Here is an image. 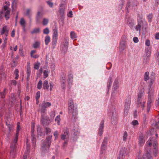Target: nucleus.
Listing matches in <instances>:
<instances>
[{
    "label": "nucleus",
    "instance_id": "nucleus-1",
    "mask_svg": "<svg viewBox=\"0 0 159 159\" xmlns=\"http://www.w3.org/2000/svg\"><path fill=\"white\" fill-rule=\"evenodd\" d=\"M157 142L156 141H152L151 140L150 141H147L146 143V147L145 150L146 153L143 155L144 159H153V158L150 153V147L152 145L153 148V152L154 156L156 157L158 153L157 150Z\"/></svg>",
    "mask_w": 159,
    "mask_h": 159
},
{
    "label": "nucleus",
    "instance_id": "nucleus-2",
    "mask_svg": "<svg viewBox=\"0 0 159 159\" xmlns=\"http://www.w3.org/2000/svg\"><path fill=\"white\" fill-rule=\"evenodd\" d=\"M68 105V111L69 117L73 122H75L77 119V111L76 108L74 109L73 101L71 99H69Z\"/></svg>",
    "mask_w": 159,
    "mask_h": 159
},
{
    "label": "nucleus",
    "instance_id": "nucleus-3",
    "mask_svg": "<svg viewBox=\"0 0 159 159\" xmlns=\"http://www.w3.org/2000/svg\"><path fill=\"white\" fill-rule=\"evenodd\" d=\"M52 138V135L48 136L46 137L45 141L43 142L41 147V151L42 153H45L48 152L51 143Z\"/></svg>",
    "mask_w": 159,
    "mask_h": 159
},
{
    "label": "nucleus",
    "instance_id": "nucleus-4",
    "mask_svg": "<svg viewBox=\"0 0 159 159\" xmlns=\"http://www.w3.org/2000/svg\"><path fill=\"white\" fill-rule=\"evenodd\" d=\"M54 118V116L50 119L47 116L44 115V114L42 113L41 115V123L44 126H46L48 125L51 122L52 120Z\"/></svg>",
    "mask_w": 159,
    "mask_h": 159
},
{
    "label": "nucleus",
    "instance_id": "nucleus-5",
    "mask_svg": "<svg viewBox=\"0 0 159 159\" xmlns=\"http://www.w3.org/2000/svg\"><path fill=\"white\" fill-rule=\"evenodd\" d=\"M19 123H18L17 129V130L16 131V136L14 140L12 142L11 145L10 146V148L11 149V150L10 153L11 155V154L12 153H13V152L12 151V150L13 151H14V150L15 149L16 146V144L18 140V134H19V128H20V126L18 125Z\"/></svg>",
    "mask_w": 159,
    "mask_h": 159
},
{
    "label": "nucleus",
    "instance_id": "nucleus-6",
    "mask_svg": "<svg viewBox=\"0 0 159 159\" xmlns=\"http://www.w3.org/2000/svg\"><path fill=\"white\" fill-rule=\"evenodd\" d=\"M129 150L125 147H122L120 151L119 157L117 159H124L128 156Z\"/></svg>",
    "mask_w": 159,
    "mask_h": 159
},
{
    "label": "nucleus",
    "instance_id": "nucleus-7",
    "mask_svg": "<svg viewBox=\"0 0 159 159\" xmlns=\"http://www.w3.org/2000/svg\"><path fill=\"white\" fill-rule=\"evenodd\" d=\"M41 107V111L42 113L44 114L46 109L51 105V103L48 102L43 101L42 103L40 105Z\"/></svg>",
    "mask_w": 159,
    "mask_h": 159
},
{
    "label": "nucleus",
    "instance_id": "nucleus-8",
    "mask_svg": "<svg viewBox=\"0 0 159 159\" xmlns=\"http://www.w3.org/2000/svg\"><path fill=\"white\" fill-rule=\"evenodd\" d=\"M131 97L128 96L126 98L125 106V113H127L128 111L130 108V105L131 103Z\"/></svg>",
    "mask_w": 159,
    "mask_h": 159
},
{
    "label": "nucleus",
    "instance_id": "nucleus-9",
    "mask_svg": "<svg viewBox=\"0 0 159 159\" xmlns=\"http://www.w3.org/2000/svg\"><path fill=\"white\" fill-rule=\"evenodd\" d=\"M153 96L152 94L149 93L148 96V98L147 102V112H149L151 107V103L153 101Z\"/></svg>",
    "mask_w": 159,
    "mask_h": 159
},
{
    "label": "nucleus",
    "instance_id": "nucleus-10",
    "mask_svg": "<svg viewBox=\"0 0 159 159\" xmlns=\"http://www.w3.org/2000/svg\"><path fill=\"white\" fill-rule=\"evenodd\" d=\"M44 13L42 10L40 11H38L36 17V21L37 24H39L40 23L41 19Z\"/></svg>",
    "mask_w": 159,
    "mask_h": 159
},
{
    "label": "nucleus",
    "instance_id": "nucleus-11",
    "mask_svg": "<svg viewBox=\"0 0 159 159\" xmlns=\"http://www.w3.org/2000/svg\"><path fill=\"white\" fill-rule=\"evenodd\" d=\"M69 129L66 128L63 131V133L61 134V138L62 140H68L69 139Z\"/></svg>",
    "mask_w": 159,
    "mask_h": 159
},
{
    "label": "nucleus",
    "instance_id": "nucleus-12",
    "mask_svg": "<svg viewBox=\"0 0 159 159\" xmlns=\"http://www.w3.org/2000/svg\"><path fill=\"white\" fill-rule=\"evenodd\" d=\"M9 31V28L7 26H4L2 28V30L1 31V34H5L6 37H7Z\"/></svg>",
    "mask_w": 159,
    "mask_h": 159
},
{
    "label": "nucleus",
    "instance_id": "nucleus-13",
    "mask_svg": "<svg viewBox=\"0 0 159 159\" xmlns=\"http://www.w3.org/2000/svg\"><path fill=\"white\" fill-rule=\"evenodd\" d=\"M104 127V121L103 120L100 123L99 128V129L98 134L100 136H101L102 134Z\"/></svg>",
    "mask_w": 159,
    "mask_h": 159
},
{
    "label": "nucleus",
    "instance_id": "nucleus-14",
    "mask_svg": "<svg viewBox=\"0 0 159 159\" xmlns=\"http://www.w3.org/2000/svg\"><path fill=\"white\" fill-rule=\"evenodd\" d=\"M68 42L67 40L64 39V42H63V47L62 48V50L63 51H66L68 47Z\"/></svg>",
    "mask_w": 159,
    "mask_h": 159
},
{
    "label": "nucleus",
    "instance_id": "nucleus-15",
    "mask_svg": "<svg viewBox=\"0 0 159 159\" xmlns=\"http://www.w3.org/2000/svg\"><path fill=\"white\" fill-rule=\"evenodd\" d=\"M138 25L136 26L135 29L137 30L140 31L141 28L143 26V24L142 20L138 21Z\"/></svg>",
    "mask_w": 159,
    "mask_h": 159
},
{
    "label": "nucleus",
    "instance_id": "nucleus-16",
    "mask_svg": "<svg viewBox=\"0 0 159 159\" xmlns=\"http://www.w3.org/2000/svg\"><path fill=\"white\" fill-rule=\"evenodd\" d=\"M144 137L143 135H141L139 137V142L141 146L142 145L145 143Z\"/></svg>",
    "mask_w": 159,
    "mask_h": 159
},
{
    "label": "nucleus",
    "instance_id": "nucleus-17",
    "mask_svg": "<svg viewBox=\"0 0 159 159\" xmlns=\"http://www.w3.org/2000/svg\"><path fill=\"white\" fill-rule=\"evenodd\" d=\"M58 29L57 27L55 26L53 29V38L57 39L58 36Z\"/></svg>",
    "mask_w": 159,
    "mask_h": 159
},
{
    "label": "nucleus",
    "instance_id": "nucleus-18",
    "mask_svg": "<svg viewBox=\"0 0 159 159\" xmlns=\"http://www.w3.org/2000/svg\"><path fill=\"white\" fill-rule=\"evenodd\" d=\"M126 43L124 40H122L120 42V49L121 51H123L124 49Z\"/></svg>",
    "mask_w": 159,
    "mask_h": 159
},
{
    "label": "nucleus",
    "instance_id": "nucleus-19",
    "mask_svg": "<svg viewBox=\"0 0 159 159\" xmlns=\"http://www.w3.org/2000/svg\"><path fill=\"white\" fill-rule=\"evenodd\" d=\"M130 2H128V3L127 4V8H128V7H129V6H130ZM131 4L132 7H135L137 5L138 3L137 2L136 0H134L132 2Z\"/></svg>",
    "mask_w": 159,
    "mask_h": 159
},
{
    "label": "nucleus",
    "instance_id": "nucleus-20",
    "mask_svg": "<svg viewBox=\"0 0 159 159\" xmlns=\"http://www.w3.org/2000/svg\"><path fill=\"white\" fill-rule=\"evenodd\" d=\"M49 86L48 81L47 80H45L43 82V88L44 89H48Z\"/></svg>",
    "mask_w": 159,
    "mask_h": 159
},
{
    "label": "nucleus",
    "instance_id": "nucleus-21",
    "mask_svg": "<svg viewBox=\"0 0 159 159\" xmlns=\"http://www.w3.org/2000/svg\"><path fill=\"white\" fill-rule=\"evenodd\" d=\"M118 82L116 80L114 82L113 86V89L114 90H116L119 88V86L118 85Z\"/></svg>",
    "mask_w": 159,
    "mask_h": 159
},
{
    "label": "nucleus",
    "instance_id": "nucleus-22",
    "mask_svg": "<svg viewBox=\"0 0 159 159\" xmlns=\"http://www.w3.org/2000/svg\"><path fill=\"white\" fill-rule=\"evenodd\" d=\"M20 25L24 29H25L26 25V22L25 21L23 18H21V19L20 21Z\"/></svg>",
    "mask_w": 159,
    "mask_h": 159
},
{
    "label": "nucleus",
    "instance_id": "nucleus-23",
    "mask_svg": "<svg viewBox=\"0 0 159 159\" xmlns=\"http://www.w3.org/2000/svg\"><path fill=\"white\" fill-rule=\"evenodd\" d=\"M10 10H7L5 12V17L7 20H8L10 17Z\"/></svg>",
    "mask_w": 159,
    "mask_h": 159
},
{
    "label": "nucleus",
    "instance_id": "nucleus-24",
    "mask_svg": "<svg viewBox=\"0 0 159 159\" xmlns=\"http://www.w3.org/2000/svg\"><path fill=\"white\" fill-rule=\"evenodd\" d=\"M65 8L61 6L60 8L59 11L61 16H62L64 15Z\"/></svg>",
    "mask_w": 159,
    "mask_h": 159
},
{
    "label": "nucleus",
    "instance_id": "nucleus-25",
    "mask_svg": "<svg viewBox=\"0 0 159 159\" xmlns=\"http://www.w3.org/2000/svg\"><path fill=\"white\" fill-rule=\"evenodd\" d=\"M112 83V78L111 77H110L109 81H108L107 86V89L109 90L110 87L111 86Z\"/></svg>",
    "mask_w": 159,
    "mask_h": 159
},
{
    "label": "nucleus",
    "instance_id": "nucleus-26",
    "mask_svg": "<svg viewBox=\"0 0 159 159\" xmlns=\"http://www.w3.org/2000/svg\"><path fill=\"white\" fill-rule=\"evenodd\" d=\"M50 41V37L48 35H47L45 37V42L46 45H48Z\"/></svg>",
    "mask_w": 159,
    "mask_h": 159
},
{
    "label": "nucleus",
    "instance_id": "nucleus-27",
    "mask_svg": "<svg viewBox=\"0 0 159 159\" xmlns=\"http://www.w3.org/2000/svg\"><path fill=\"white\" fill-rule=\"evenodd\" d=\"M40 46V43L38 41H36L33 45V47L34 48H38Z\"/></svg>",
    "mask_w": 159,
    "mask_h": 159
},
{
    "label": "nucleus",
    "instance_id": "nucleus-28",
    "mask_svg": "<svg viewBox=\"0 0 159 159\" xmlns=\"http://www.w3.org/2000/svg\"><path fill=\"white\" fill-rule=\"evenodd\" d=\"M145 52L146 53V56L147 57H149L150 56L151 53V50L148 48H147L145 49Z\"/></svg>",
    "mask_w": 159,
    "mask_h": 159
},
{
    "label": "nucleus",
    "instance_id": "nucleus-29",
    "mask_svg": "<svg viewBox=\"0 0 159 159\" xmlns=\"http://www.w3.org/2000/svg\"><path fill=\"white\" fill-rule=\"evenodd\" d=\"M31 9H27L26 10L25 15L28 16L29 18L31 16Z\"/></svg>",
    "mask_w": 159,
    "mask_h": 159
},
{
    "label": "nucleus",
    "instance_id": "nucleus-30",
    "mask_svg": "<svg viewBox=\"0 0 159 159\" xmlns=\"http://www.w3.org/2000/svg\"><path fill=\"white\" fill-rule=\"evenodd\" d=\"M40 32L39 29V28L34 29L31 32L32 34H37L39 33Z\"/></svg>",
    "mask_w": 159,
    "mask_h": 159
},
{
    "label": "nucleus",
    "instance_id": "nucleus-31",
    "mask_svg": "<svg viewBox=\"0 0 159 159\" xmlns=\"http://www.w3.org/2000/svg\"><path fill=\"white\" fill-rule=\"evenodd\" d=\"M71 38L72 39H75L77 38L76 34L73 31H71L70 34Z\"/></svg>",
    "mask_w": 159,
    "mask_h": 159
},
{
    "label": "nucleus",
    "instance_id": "nucleus-32",
    "mask_svg": "<svg viewBox=\"0 0 159 159\" xmlns=\"http://www.w3.org/2000/svg\"><path fill=\"white\" fill-rule=\"evenodd\" d=\"M45 133L46 134H48L50 133L51 129L49 128L46 127L44 129Z\"/></svg>",
    "mask_w": 159,
    "mask_h": 159
},
{
    "label": "nucleus",
    "instance_id": "nucleus-33",
    "mask_svg": "<svg viewBox=\"0 0 159 159\" xmlns=\"http://www.w3.org/2000/svg\"><path fill=\"white\" fill-rule=\"evenodd\" d=\"M48 21L49 20L48 19L46 18H44L42 22L43 24L44 25H47L48 24Z\"/></svg>",
    "mask_w": 159,
    "mask_h": 159
},
{
    "label": "nucleus",
    "instance_id": "nucleus-34",
    "mask_svg": "<svg viewBox=\"0 0 159 159\" xmlns=\"http://www.w3.org/2000/svg\"><path fill=\"white\" fill-rule=\"evenodd\" d=\"M149 73L148 72H146L144 75V80L146 81L149 79Z\"/></svg>",
    "mask_w": 159,
    "mask_h": 159
},
{
    "label": "nucleus",
    "instance_id": "nucleus-35",
    "mask_svg": "<svg viewBox=\"0 0 159 159\" xmlns=\"http://www.w3.org/2000/svg\"><path fill=\"white\" fill-rule=\"evenodd\" d=\"M10 84L11 86H16V81L15 80H12L10 81Z\"/></svg>",
    "mask_w": 159,
    "mask_h": 159
},
{
    "label": "nucleus",
    "instance_id": "nucleus-36",
    "mask_svg": "<svg viewBox=\"0 0 159 159\" xmlns=\"http://www.w3.org/2000/svg\"><path fill=\"white\" fill-rule=\"evenodd\" d=\"M60 116L58 115L55 118V121L57 122V124L58 125H60Z\"/></svg>",
    "mask_w": 159,
    "mask_h": 159
},
{
    "label": "nucleus",
    "instance_id": "nucleus-37",
    "mask_svg": "<svg viewBox=\"0 0 159 159\" xmlns=\"http://www.w3.org/2000/svg\"><path fill=\"white\" fill-rule=\"evenodd\" d=\"M53 135L55 137V140H57L58 138L59 135V133L58 131H55Z\"/></svg>",
    "mask_w": 159,
    "mask_h": 159
},
{
    "label": "nucleus",
    "instance_id": "nucleus-38",
    "mask_svg": "<svg viewBox=\"0 0 159 159\" xmlns=\"http://www.w3.org/2000/svg\"><path fill=\"white\" fill-rule=\"evenodd\" d=\"M49 73V72L48 70H45L43 72V77L44 78H46L48 76V74Z\"/></svg>",
    "mask_w": 159,
    "mask_h": 159
},
{
    "label": "nucleus",
    "instance_id": "nucleus-39",
    "mask_svg": "<svg viewBox=\"0 0 159 159\" xmlns=\"http://www.w3.org/2000/svg\"><path fill=\"white\" fill-rule=\"evenodd\" d=\"M128 136L127 133L126 131H125L123 134V140L124 141H125L126 140L127 137Z\"/></svg>",
    "mask_w": 159,
    "mask_h": 159
},
{
    "label": "nucleus",
    "instance_id": "nucleus-40",
    "mask_svg": "<svg viewBox=\"0 0 159 159\" xmlns=\"http://www.w3.org/2000/svg\"><path fill=\"white\" fill-rule=\"evenodd\" d=\"M42 81L41 80H39L38 83L37 85L38 89H40L42 88Z\"/></svg>",
    "mask_w": 159,
    "mask_h": 159
},
{
    "label": "nucleus",
    "instance_id": "nucleus-41",
    "mask_svg": "<svg viewBox=\"0 0 159 159\" xmlns=\"http://www.w3.org/2000/svg\"><path fill=\"white\" fill-rule=\"evenodd\" d=\"M31 138L33 143H34L35 142L36 138L34 137V135L33 134H32L31 135Z\"/></svg>",
    "mask_w": 159,
    "mask_h": 159
},
{
    "label": "nucleus",
    "instance_id": "nucleus-42",
    "mask_svg": "<svg viewBox=\"0 0 159 159\" xmlns=\"http://www.w3.org/2000/svg\"><path fill=\"white\" fill-rule=\"evenodd\" d=\"M152 14H149L147 16L148 21L151 22L152 18Z\"/></svg>",
    "mask_w": 159,
    "mask_h": 159
},
{
    "label": "nucleus",
    "instance_id": "nucleus-43",
    "mask_svg": "<svg viewBox=\"0 0 159 159\" xmlns=\"http://www.w3.org/2000/svg\"><path fill=\"white\" fill-rule=\"evenodd\" d=\"M57 43V38H54L52 42V45L53 46V48H54L55 47L56 44Z\"/></svg>",
    "mask_w": 159,
    "mask_h": 159
},
{
    "label": "nucleus",
    "instance_id": "nucleus-44",
    "mask_svg": "<svg viewBox=\"0 0 159 159\" xmlns=\"http://www.w3.org/2000/svg\"><path fill=\"white\" fill-rule=\"evenodd\" d=\"M131 124L135 126L136 125H138L139 123L137 120H134L132 121L131 122Z\"/></svg>",
    "mask_w": 159,
    "mask_h": 159
},
{
    "label": "nucleus",
    "instance_id": "nucleus-45",
    "mask_svg": "<svg viewBox=\"0 0 159 159\" xmlns=\"http://www.w3.org/2000/svg\"><path fill=\"white\" fill-rule=\"evenodd\" d=\"M43 33L44 34H48L49 33V29L48 28H46L43 30Z\"/></svg>",
    "mask_w": 159,
    "mask_h": 159
},
{
    "label": "nucleus",
    "instance_id": "nucleus-46",
    "mask_svg": "<svg viewBox=\"0 0 159 159\" xmlns=\"http://www.w3.org/2000/svg\"><path fill=\"white\" fill-rule=\"evenodd\" d=\"M40 92L39 91H38L36 94V101H38L40 97Z\"/></svg>",
    "mask_w": 159,
    "mask_h": 159
},
{
    "label": "nucleus",
    "instance_id": "nucleus-47",
    "mask_svg": "<svg viewBox=\"0 0 159 159\" xmlns=\"http://www.w3.org/2000/svg\"><path fill=\"white\" fill-rule=\"evenodd\" d=\"M106 145L102 144L101 147V152L102 154L103 153V151L105 149Z\"/></svg>",
    "mask_w": 159,
    "mask_h": 159
},
{
    "label": "nucleus",
    "instance_id": "nucleus-48",
    "mask_svg": "<svg viewBox=\"0 0 159 159\" xmlns=\"http://www.w3.org/2000/svg\"><path fill=\"white\" fill-rule=\"evenodd\" d=\"M143 96V93H139L138 95V100H142L141 99V98Z\"/></svg>",
    "mask_w": 159,
    "mask_h": 159
},
{
    "label": "nucleus",
    "instance_id": "nucleus-49",
    "mask_svg": "<svg viewBox=\"0 0 159 159\" xmlns=\"http://www.w3.org/2000/svg\"><path fill=\"white\" fill-rule=\"evenodd\" d=\"M108 140V138L107 137H105L104 139L102 144L106 145Z\"/></svg>",
    "mask_w": 159,
    "mask_h": 159
},
{
    "label": "nucleus",
    "instance_id": "nucleus-50",
    "mask_svg": "<svg viewBox=\"0 0 159 159\" xmlns=\"http://www.w3.org/2000/svg\"><path fill=\"white\" fill-rule=\"evenodd\" d=\"M40 65V63H37V64H35L34 65V68L36 69H38Z\"/></svg>",
    "mask_w": 159,
    "mask_h": 159
},
{
    "label": "nucleus",
    "instance_id": "nucleus-51",
    "mask_svg": "<svg viewBox=\"0 0 159 159\" xmlns=\"http://www.w3.org/2000/svg\"><path fill=\"white\" fill-rule=\"evenodd\" d=\"M142 102V100H138L137 102V105L138 107H139L141 106Z\"/></svg>",
    "mask_w": 159,
    "mask_h": 159
},
{
    "label": "nucleus",
    "instance_id": "nucleus-52",
    "mask_svg": "<svg viewBox=\"0 0 159 159\" xmlns=\"http://www.w3.org/2000/svg\"><path fill=\"white\" fill-rule=\"evenodd\" d=\"M73 76L71 74H70L68 75V80L73 81Z\"/></svg>",
    "mask_w": 159,
    "mask_h": 159
},
{
    "label": "nucleus",
    "instance_id": "nucleus-53",
    "mask_svg": "<svg viewBox=\"0 0 159 159\" xmlns=\"http://www.w3.org/2000/svg\"><path fill=\"white\" fill-rule=\"evenodd\" d=\"M6 124L8 126L9 129V130L10 131L11 129L12 128V125H10L9 124H8L7 122H6Z\"/></svg>",
    "mask_w": 159,
    "mask_h": 159
},
{
    "label": "nucleus",
    "instance_id": "nucleus-54",
    "mask_svg": "<svg viewBox=\"0 0 159 159\" xmlns=\"http://www.w3.org/2000/svg\"><path fill=\"white\" fill-rule=\"evenodd\" d=\"M31 57L34 58H37L39 57V55L37 54L34 55V54L33 55H30Z\"/></svg>",
    "mask_w": 159,
    "mask_h": 159
},
{
    "label": "nucleus",
    "instance_id": "nucleus-55",
    "mask_svg": "<svg viewBox=\"0 0 159 159\" xmlns=\"http://www.w3.org/2000/svg\"><path fill=\"white\" fill-rule=\"evenodd\" d=\"M26 143L27 150V151H29L30 149V145L28 142Z\"/></svg>",
    "mask_w": 159,
    "mask_h": 159
},
{
    "label": "nucleus",
    "instance_id": "nucleus-56",
    "mask_svg": "<svg viewBox=\"0 0 159 159\" xmlns=\"http://www.w3.org/2000/svg\"><path fill=\"white\" fill-rule=\"evenodd\" d=\"M146 45L148 46L150 45V42L149 40L147 39L146 41Z\"/></svg>",
    "mask_w": 159,
    "mask_h": 159
},
{
    "label": "nucleus",
    "instance_id": "nucleus-57",
    "mask_svg": "<svg viewBox=\"0 0 159 159\" xmlns=\"http://www.w3.org/2000/svg\"><path fill=\"white\" fill-rule=\"evenodd\" d=\"M133 41L135 43H137L139 41L138 38L136 37H134L133 38Z\"/></svg>",
    "mask_w": 159,
    "mask_h": 159
},
{
    "label": "nucleus",
    "instance_id": "nucleus-58",
    "mask_svg": "<svg viewBox=\"0 0 159 159\" xmlns=\"http://www.w3.org/2000/svg\"><path fill=\"white\" fill-rule=\"evenodd\" d=\"M47 3L50 7H52L53 4L52 2L48 1L47 2Z\"/></svg>",
    "mask_w": 159,
    "mask_h": 159
},
{
    "label": "nucleus",
    "instance_id": "nucleus-59",
    "mask_svg": "<svg viewBox=\"0 0 159 159\" xmlns=\"http://www.w3.org/2000/svg\"><path fill=\"white\" fill-rule=\"evenodd\" d=\"M30 73H27L26 79H27V81H29V80H30Z\"/></svg>",
    "mask_w": 159,
    "mask_h": 159
},
{
    "label": "nucleus",
    "instance_id": "nucleus-60",
    "mask_svg": "<svg viewBox=\"0 0 159 159\" xmlns=\"http://www.w3.org/2000/svg\"><path fill=\"white\" fill-rule=\"evenodd\" d=\"M74 135L75 136H77L79 135V132L78 131V130H75L74 133Z\"/></svg>",
    "mask_w": 159,
    "mask_h": 159
},
{
    "label": "nucleus",
    "instance_id": "nucleus-61",
    "mask_svg": "<svg viewBox=\"0 0 159 159\" xmlns=\"http://www.w3.org/2000/svg\"><path fill=\"white\" fill-rule=\"evenodd\" d=\"M4 9L5 11H7V10H10L9 9L7 5H5L4 7Z\"/></svg>",
    "mask_w": 159,
    "mask_h": 159
},
{
    "label": "nucleus",
    "instance_id": "nucleus-62",
    "mask_svg": "<svg viewBox=\"0 0 159 159\" xmlns=\"http://www.w3.org/2000/svg\"><path fill=\"white\" fill-rule=\"evenodd\" d=\"M15 31L14 30H13L11 33V36L12 37H14L15 36Z\"/></svg>",
    "mask_w": 159,
    "mask_h": 159
},
{
    "label": "nucleus",
    "instance_id": "nucleus-63",
    "mask_svg": "<svg viewBox=\"0 0 159 159\" xmlns=\"http://www.w3.org/2000/svg\"><path fill=\"white\" fill-rule=\"evenodd\" d=\"M155 38L157 39H159V33H157L156 34Z\"/></svg>",
    "mask_w": 159,
    "mask_h": 159
},
{
    "label": "nucleus",
    "instance_id": "nucleus-64",
    "mask_svg": "<svg viewBox=\"0 0 159 159\" xmlns=\"http://www.w3.org/2000/svg\"><path fill=\"white\" fill-rule=\"evenodd\" d=\"M156 59L157 60L159 61V52L157 53L156 55Z\"/></svg>",
    "mask_w": 159,
    "mask_h": 159
}]
</instances>
